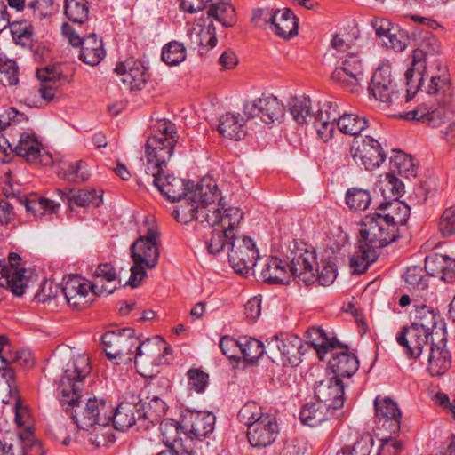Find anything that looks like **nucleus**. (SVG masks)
Listing matches in <instances>:
<instances>
[{
    "mask_svg": "<svg viewBox=\"0 0 455 455\" xmlns=\"http://www.w3.org/2000/svg\"><path fill=\"white\" fill-rule=\"evenodd\" d=\"M371 201L370 192L366 189L351 188L346 193V204L351 211H364Z\"/></svg>",
    "mask_w": 455,
    "mask_h": 455,
    "instance_id": "nucleus-45",
    "label": "nucleus"
},
{
    "mask_svg": "<svg viewBox=\"0 0 455 455\" xmlns=\"http://www.w3.org/2000/svg\"><path fill=\"white\" fill-rule=\"evenodd\" d=\"M369 94L379 100L385 108H391L401 103V97L395 83L391 68L381 65L373 73L368 86Z\"/></svg>",
    "mask_w": 455,
    "mask_h": 455,
    "instance_id": "nucleus-11",
    "label": "nucleus"
},
{
    "mask_svg": "<svg viewBox=\"0 0 455 455\" xmlns=\"http://www.w3.org/2000/svg\"><path fill=\"white\" fill-rule=\"evenodd\" d=\"M422 267L412 266L406 269L404 273V282L410 291H420L427 289L428 278Z\"/></svg>",
    "mask_w": 455,
    "mask_h": 455,
    "instance_id": "nucleus-47",
    "label": "nucleus"
},
{
    "mask_svg": "<svg viewBox=\"0 0 455 455\" xmlns=\"http://www.w3.org/2000/svg\"><path fill=\"white\" fill-rule=\"evenodd\" d=\"M19 437L23 443V455L44 454L41 443L35 440L31 427H26V428L19 434Z\"/></svg>",
    "mask_w": 455,
    "mask_h": 455,
    "instance_id": "nucleus-60",
    "label": "nucleus"
},
{
    "mask_svg": "<svg viewBox=\"0 0 455 455\" xmlns=\"http://www.w3.org/2000/svg\"><path fill=\"white\" fill-rule=\"evenodd\" d=\"M377 259L376 249L359 240L357 251L350 258V267L355 273L363 274Z\"/></svg>",
    "mask_w": 455,
    "mask_h": 455,
    "instance_id": "nucleus-40",
    "label": "nucleus"
},
{
    "mask_svg": "<svg viewBox=\"0 0 455 455\" xmlns=\"http://www.w3.org/2000/svg\"><path fill=\"white\" fill-rule=\"evenodd\" d=\"M163 343V339L158 336L155 337L153 339H146L143 342H140L138 339V344L133 348L135 349L133 355L135 366H137L139 363H154L156 358L161 355V346Z\"/></svg>",
    "mask_w": 455,
    "mask_h": 455,
    "instance_id": "nucleus-38",
    "label": "nucleus"
},
{
    "mask_svg": "<svg viewBox=\"0 0 455 455\" xmlns=\"http://www.w3.org/2000/svg\"><path fill=\"white\" fill-rule=\"evenodd\" d=\"M374 409L379 429L390 434L399 432L402 413L396 403L389 397L378 395L374 400Z\"/></svg>",
    "mask_w": 455,
    "mask_h": 455,
    "instance_id": "nucleus-21",
    "label": "nucleus"
},
{
    "mask_svg": "<svg viewBox=\"0 0 455 455\" xmlns=\"http://www.w3.org/2000/svg\"><path fill=\"white\" fill-rule=\"evenodd\" d=\"M408 120H415L427 124L430 127H440L445 122L444 111L443 109L430 110L425 105L419 106L405 115Z\"/></svg>",
    "mask_w": 455,
    "mask_h": 455,
    "instance_id": "nucleus-41",
    "label": "nucleus"
},
{
    "mask_svg": "<svg viewBox=\"0 0 455 455\" xmlns=\"http://www.w3.org/2000/svg\"><path fill=\"white\" fill-rule=\"evenodd\" d=\"M289 110L294 121L299 124L306 123L307 117L313 118L309 97L299 96L291 99L289 101Z\"/></svg>",
    "mask_w": 455,
    "mask_h": 455,
    "instance_id": "nucleus-43",
    "label": "nucleus"
},
{
    "mask_svg": "<svg viewBox=\"0 0 455 455\" xmlns=\"http://www.w3.org/2000/svg\"><path fill=\"white\" fill-rule=\"evenodd\" d=\"M312 331L322 339L319 344L313 342L320 359H323L322 354L333 352L331 359L329 361V366L335 374L334 377L349 378L355 373L359 367V362L353 353L348 352L347 346H343L336 338H328L321 328H312Z\"/></svg>",
    "mask_w": 455,
    "mask_h": 455,
    "instance_id": "nucleus-5",
    "label": "nucleus"
},
{
    "mask_svg": "<svg viewBox=\"0 0 455 455\" xmlns=\"http://www.w3.org/2000/svg\"><path fill=\"white\" fill-rule=\"evenodd\" d=\"M351 155L354 161L363 165L366 170L379 167L386 158L380 143L370 136L355 140L351 147Z\"/></svg>",
    "mask_w": 455,
    "mask_h": 455,
    "instance_id": "nucleus-18",
    "label": "nucleus"
},
{
    "mask_svg": "<svg viewBox=\"0 0 455 455\" xmlns=\"http://www.w3.org/2000/svg\"><path fill=\"white\" fill-rule=\"evenodd\" d=\"M92 366L86 354H73L66 364L64 373L59 382V399L62 406H76L81 399L84 379L91 373Z\"/></svg>",
    "mask_w": 455,
    "mask_h": 455,
    "instance_id": "nucleus-4",
    "label": "nucleus"
},
{
    "mask_svg": "<svg viewBox=\"0 0 455 455\" xmlns=\"http://www.w3.org/2000/svg\"><path fill=\"white\" fill-rule=\"evenodd\" d=\"M333 413L334 411L329 408V403L316 401L305 404L301 408L299 418L303 424L314 427L329 419Z\"/></svg>",
    "mask_w": 455,
    "mask_h": 455,
    "instance_id": "nucleus-37",
    "label": "nucleus"
},
{
    "mask_svg": "<svg viewBox=\"0 0 455 455\" xmlns=\"http://www.w3.org/2000/svg\"><path fill=\"white\" fill-rule=\"evenodd\" d=\"M383 44L395 52H403L409 44V36L405 30L399 27L394 28L392 33L384 40Z\"/></svg>",
    "mask_w": 455,
    "mask_h": 455,
    "instance_id": "nucleus-62",
    "label": "nucleus"
},
{
    "mask_svg": "<svg viewBox=\"0 0 455 455\" xmlns=\"http://www.w3.org/2000/svg\"><path fill=\"white\" fill-rule=\"evenodd\" d=\"M184 424L192 435L201 439L213 432L215 416L206 411H188L184 417Z\"/></svg>",
    "mask_w": 455,
    "mask_h": 455,
    "instance_id": "nucleus-29",
    "label": "nucleus"
},
{
    "mask_svg": "<svg viewBox=\"0 0 455 455\" xmlns=\"http://www.w3.org/2000/svg\"><path fill=\"white\" fill-rule=\"evenodd\" d=\"M414 322L403 327L396 334V342L403 348L408 358L418 359L423 355L428 341L436 337H445L442 328H437V315L426 305H414Z\"/></svg>",
    "mask_w": 455,
    "mask_h": 455,
    "instance_id": "nucleus-2",
    "label": "nucleus"
},
{
    "mask_svg": "<svg viewBox=\"0 0 455 455\" xmlns=\"http://www.w3.org/2000/svg\"><path fill=\"white\" fill-rule=\"evenodd\" d=\"M146 173L153 177L154 186L166 199L172 202L180 201V203L189 199L192 190L184 180L165 174L164 168Z\"/></svg>",
    "mask_w": 455,
    "mask_h": 455,
    "instance_id": "nucleus-17",
    "label": "nucleus"
},
{
    "mask_svg": "<svg viewBox=\"0 0 455 455\" xmlns=\"http://www.w3.org/2000/svg\"><path fill=\"white\" fill-rule=\"evenodd\" d=\"M79 59L90 66L98 65L105 57V50L101 39L95 34H90L83 38Z\"/></svg>",
    "mask_w": 455,
    "mask_h": 455,
    "instance_id": "nucleus-35",
    "label": "nucleus"
},
{
    "mask_svg": "<svg viewBox=\"0 0 455 455\" xmlns=\"http://www.w3.org/2000/svg\"><path fill=\"white\" fill-rule=\"evenodd\" d=\"M242 338L236 340L230 336H224L220 340V347L224 355L228 359L238 360L240 358Z\"/></svg>",
    "mask_w": 455,
    "mask_h": 455,
    "instance_id": "nucleus-64",
    "label": "nucleus"
},
{
    "mask_svg": "<svg viewBox=\"0 0 455 455\" xmlns=\"http://www.w3.org/2000/svg\"><path fill=\"white\" fill-rule=\"evenodd\" d=\"M441 52V45L438 39L429 34L424 36L419 42L418 47L413 51L411 68L405 73L407 84L413 82V77L416 76V82L419 81V85H423V72L426 69L427 60L439 54Z\"/></svg>",
    "mask_w": 455,
    "mask_h": 455,
    "instance_id": "nucleus-15",
    "label": "nucleus"
},
{
    "mask_svg": "<svg viewBox=\"0 0 455 455\" xmlns=\"http://www.w3.org/2000/svg\"><path fill=\"white\" fill-rule=\"evenodd\" d=\"M20 257L15 252L9 254L8 266L4 259L0 260V286L6 287L13 294L21 296L25 290V275L24 269L18 268Z\"/></svg>",
    "mask_w": 455,
    "mask_h": 455,
    "instance_id": "nucleus-23",
    "label": "nucleus"
},
{
    "mask_svg": "<svg viewBox=\"0 0 455 455\" xmlns=\"http://www.w3.org/2000/svg\"><path fill=\"white\" fill-rule=\"evenodd\" d=\"M115 72L121 76V82L129 85L131 90H140L149 78L147 68L139 60H128L119 63Z\"/></svg>",
    "mask_w": 455,
    "mask_h": 455,
    "instance_id": "nucleus-26",
    "label": "nucleus"
},
{
    "mask_svg": "<svg viewBox=\"0 0 455 455\" xmlns=\"http://www.w3.org/2000/svg\"><path fill=\"white\" fill-rule=\"evenodd\" d=\"M177 139L169 138L164 140L158 137H148L146 143V158L148 166L146 172H155L165 166L173 154Z\"/></svg>",
    "mask_w": 455,
    "mask_h": 455,
    "instance_id": "nucleus-22",
    "label": "nucleus"
},
{
    "mask_svg": "<svg viewBox=\"0 0 455 455\" xmlns=\"http://www.w3.org/2000/svg\"><path fill=\"white\" fill-rule=\"evenodd\" d=\"M438 229L444 237L455 235V205L443 211L438 222Z\"/></svg>",
    "mask_w": 455,
    "mask_h": 455,
    "instance_id": "nucleus-63",
    "label": "nucleus"
},
{
    "mask_svg": "<svg viewBox=\"0 0 455 455\" xmlns=\"http://www.w3.org/2000/svg\"><path fill=\"white\" fill-rule=\"evenodd\" d=\"M65 15L74 22L82 24L88 19L89 4L87 0H65Z\"/></svg>",
    "mask_w": 455,
    "mask_h": 455,
    "instance_id": "nucleus-44",
    "label": "nucleus"
},
{
    "mask_svg": "<svg viewBox=\"0 0 455 455\" xmlns=\"http://www.w3.org/2000/svg\"><path fill=\"white\" fill-rule=\"evenodd\" d=\"M267 414L262 411L261 407L257 403L248 402L240 409L238 419L240 422L247 426L248 429L252 423L259 421Z\"/></svg>",
    "mask_w": 455,
    "mask_h": 455,
    "instance_id": "nucleus-54",
    "label": "nucleus"
},
{
    "mask_svg": "<svg viewBox=\"0 0 455 455\" xmlns=\"http://www.w3.org/2000/svg\"><path fill=\"white\" fill-rule=\"evenodd\" d=\"M360 235L362 242L377 251L395 242L399 236V231L375 212L362 220Z\"/></svg>",
    "mask_w": 455,
    "mask_h": 455,
    "instance_id": "nucleus-10",
    "label": "nucleus"
},
{
    "mask_svg": "<svg viewBox=\"0 0 455 455\" xmlns=\"http://www.w3.org/2000/svg\"><path fill=\"white\" fill-rule=\"evenodd\" d=\"M267 345L261 341L249 337L242 338L241 355L247 363H254L266 354Z\"/></svg>",
    "mask_w": 455,
    "mask_h": 455,
    "instance_id": "nucleus-46",
    "label": "nucleus"
},
{
    "mask_svg": "<svg viewBox=\"0 0 455 455\" xmlns=\"http://www.w3.org/2000/svg\"><path fill=\"white\" fill-rule=\"evenodd\" d=\"M213 229L211 237L206 238L205 244L208 252L211 254H218L221 252L225 247H231V241L235 240L238 227H229L228 223L220 224L212 227Z\"/></svg>",
    "mask_w": 455,
    "mask_h": 455,
    "instance_id": "nucleus-31",
    "label": "nucleus"
},
{
    "mask_svg": "<svg viewBox=\"0 0 455 455\" xmlns=\"http://www.w3.org/2000/svg\"><path fill=\"white\" fill-rule=\"evenodd\" d=\"M373 443L371 435H364L359 438L353 445H346L337 455H369Z\"/></svg>",
    "mask_w": 455,
    "mask_h": 455,
    "instance_id": "nucleus-59",
    "label": "nucleus"
},
{
    "mask_svg": "<svg viewBox=\"0 0 455 455\" xmlns=\"http://www.w3.org/2000/svg\"><path fill=\"white\" fill-rule=\"evenodd\" d=\"M234 13L235 9L232 5L223 0H218V2L212 3L207 12L208 18H214L225 27L231 26Z\"/></svg>",
    "mask_w": 455,
    "mask_h": 455,
    "instance_id": "nucleus-48",
    "label": "nucleus"
},
{
    "mask_svg": "<svg viewBox=\"0 0 455 455\" xmlns=\"http://www.w3.org/2000/svg\"><path fill=\"white\" fill-rule=\"evenodd\" d=\"M221 193L211 178H204L190 192L189 199L180 203L172 215L181 224L196 220L203 227H215L228 223L238 227L243 218L237 207L224 208Z\"/></svg>",
    "mask_w": 455,
    "mask_h": 455,
    "instance_id": "nucleus-1",
    "label": "nucleus"
},
{
    "mask_svg": "<svg viewBox=\"0 0 455 455\" xmlns=\"http://www.w3.org/2000/svg\"><path fill=\"white\" fill-rule=\"evenodd\" d=\"M0 82L3 85H15L19 82V70L12 60L0 58Z\"/></svg>",
    "mask_w": 455,
    "mask_h": 455,
    "instance_id": "nucleus-57",
    "label": "nucleus"
},
{
    "mask_svg": "<svg viewBox=\"0 0 455 455\" xmlns=\"http://www.w3.org/2000/svg\"><path fill=\"white\" fill-rule=\"evenodd\" d=\"M340 112L336 102L323 100L320 102L319 108L315 115H313L315 123H321L322 121L336 123L339 120Z\"/></svg>",
    "mask_w": 455,
    "mask_h": 455,
    "instance_id": "nucleus-56",
    "label": "nucleus"
},
{
    "mask_svg": "<svg viewBox=\"0 0 455 455\" xmlns=\"http://www.w3.org/2000/svg\"><path fill=\"white\" fill-rule=\"evenodd\" d=\"M61 198H66L69 204H74L80 207L95 206L98 207L102 202V194L92 188H84L79 190L70 189L68 191H59Z\"/></svg>",
    "mask_w": 455,
    "mask_h": 455,
    "instance_id": "nucleus-39",
    "label": "nucleus"
},
{
    "mask_svg": "<svg viewBox=\"0 0 455 455\" xmlns=\"http://www.w3.org/2000/svg\"><path fill=\"white\" fill-rule=\"evenodd\" d=\"M246 121L245 116L242 117L239 114L235 115L228 112L220 116L218 131L220 134L225 138L241 140L246 135Z\"/></svg>",
    "mask_w": 455,
    "mask_h": 455,
    "instance_id": "nucleus-34",
    "label": "nucleus"
},
{
    "mask_svg": "<svg viewBox=\"0 0 455 455\" xmlns=\"http://www.w3.org/2000/svg\"><path fill=\"white\" fill-rule=\"evenodd\" d=\"M186 59V48L183 44L172 41L163 47L162 60L170 66H175Z\"/></svg>",
    "mask_w": 455,
    "mask_h": 455,
    "instance_id": "nucleus-49",
    "label": "nucleus"
},
{
    "mask_svg": "<svg viewBox=\"0 0 455 455\" xmlns=\"http://www.w3.org/2000/svg\"><path fill=\"white\" fill-rule=\"evenodd\" d=\"M424 84L419 85V81L416 82V76L413 77V82L411 84H407L409 89L407 90L408 94L413 90V94L418 90L424 91L427 94L437 96L438 104H446L449 102L451 97V84L447 77L442 76H432L426 84V78L423 76Z\"/></svg>",
    "mask_w": 455,
    "mask_h": 455,
    "instance_id": "nucleus-27",
    "label": "nucleus"
},
{
    "mask_svg": "<svg viewBox=\"0 0 455 455\" xmlns=\"http://www.w3.org/2000/svg\"><path fill=\"white\" fill-rule=\"evenodd\" d=\"M445 337H436L426 345L427 371L432 377H440L445 374L451 365V355L446 347Z\"/></svg>",
    "mask_w": 455,
    "mask_h": 455,
    "instance_id": "nucleus-20",
    "label": "nucleus"
},
{
    "mask_svg": "<svg viewBox=\"0 0 455 455\" xmlns=\"http://www.w3.org/2000/svg\"><path fill=\"white\" fill-rule=\"evenodd\" d=\"M243 110L246 120L259 118L266 124L281 122L285 115L284 105L275 96L266 94L246 100Z\"/></svg>",
    "mask_w": 455,
    "mask_h": 455,
    "instance_id": "nucleus-13",
    "label": "nucleus"
},
{
    "mask_svg": "<svg viewBox=\"0 0 455 455\" xmlns=\"http://www.w3.org/2000/svg\"><path fill=\"white\" fill-rule=\"evenodd\" d=\"M25 207L36 216L37 213L44 215L55 212L60 207V204L44 197L33 196L26 199Z\"/></svg>",
    "mask_w": 455,
    "mask_h": 455,
    "instance_id": "nucleus-50",
    "label": "nucleus"
},
{
    "mask_svg": "<svg viewBox=\"0 0 455 455\" xmlns=\"http://www.w3.org/2000/svg\"><path fill=\"white\" fill-rule=\"evenodd\" d=\"M391 166L394 171H397L400 174L406 177L416 176V168L412 158L403 152L398 151L391 158Z\"/></svg>",
    "mask_w": 455,
    "mask_h": 455,
    "instance_id": "nucleus-55",
    "label": "nucleus"
},
{
    "mask_svg": "<svg viewBox=\"0 0 455 455\" xmlns=\"http://www.w3.org/2000/svg\"><path fill=\"white\" fill-rule=\"evenodd\" d=\"M261 276L264 282L271 284H288L292 279L289 264L276 257L268 259Z\"/></svg>",
    "mask_w": 455,
    "mask_h": 455,
    "instance_id": "nucleus-32",
    "label": "nucleus"
},
{
    "mask_svg": "<svg viewBox=\"0 0 455 455\" xmlns=\"http://www.w3.org/2000/svg\"><path fill=\"white\" fill-rule=\"evenodd\" d=\"M376 212L388 220L389 225L395 226V230H398L399 226L406 223L410 216V207L399 200H393L380 204Z\"/></svg>",
    "mask_w": 455,
    "mask_h": 455,
    "instance_id": "nucleus-33",
    "label": "nucleus"
},
{
    "mask_svg": "<svg viewBox=\"0 0 455 455\" xmlns=\"http://www.w3.org/2000/svg\"><path fill=\"white\" fill-rule=\"evenodd\" d=\"M138 344V338L134 331L124 328L117 331H109L101 337V345L106 355L116 363H128L133 360V348Z\"/></svg>",
    "mask_w": 455,
    "mask_h": 455,
    "instance_id": "nucleus-8",
    "label": "nucleus"
},
{
    "mask_svg": "<svg viewBox=\"0 0 455 455\" xmlns=\"http://www.w3.org/2000/svg\"><path fill=\"white\" fill-rule=\"evenodd\" d=\"M148 398L149 399L148 403V410H145L144 404L143 409L141 410L142 419H148L151 422L157 421L165 415L168 409L167 404L162 398L156 395Z\"/></svg>",
    "mask_w": 455,
    "mask_h": 455,
    "instance_id": "nucleus-52",
    "label": "nucleus"
},
{
    "mask_svg": "<svg viewBox=\"0 0 455 455\" xmlns=\"http://www.w3.org/2000/svg\"><path fill=\"white\" fill-rule=\"evenodd\" d=\"M291 277L299 284L309 286L316 282L317 258L313 248L294 243L287 255Z\"/></svg>",
    "mask_w": 455,
    "mask_h": 455,
    "instance_id": "nucleus-7",
    "label": "nucleus"
},
{
    "mask_svg": "<svg viewBox=\"0 0 455 455\" xmlns=\"http://www.w3.org/2000/svg\"><path fill=\"white\" fill-rule=\"evenodd\" d=\"M14 153L28 163L36 162L41 155L42 144L35 134L23 132L15 141Z\"/></svg>",
    "mask_w": 455,
    "mask_h": 455,
    "instance_id": "nucleus-36",
    "label": "nucleus"
},
{
    "mask_svg": "<svg viewBox=\"0 0 455 455\" xmlns=\"http://www.w3.org/2000/svg\"><path fill=\"white\" fill-rule=\"evenodd\" d=\"M142 409L141 399L135 395H131L115 410L111 406L109 424L112 423L116 430L126 431L135 424L137 419H142Z\"/></svg>",
    "mask_w": 455,
    "mask_h": 455,
    "instance_id": "nucleus-19",
    "label": "nucleus"
},
{
    "mask_svg": "<svg viewBox=\"0 0 455 455\" xmlns=\"http://www.w3.org/2000/svg\"><path fill=\"white\" fill-rule=\"evenodd\" d=\"M316 400L328 404L331 411L340 409L344 405V385L338 377H327L317 382L314 387Z\"/></svg>",
    "mask_w": 455,
    "mask_h": 455,
    "instance_id": "nucleus-24",
    "label": "nucleus"
},
{
    "mask_svg": "<svg viewBox=\"0 0 455 455\" xmlns=\"http://www.w3.org/2000/svg\"><path fill=\"white\" fill-rule=\"evenodd\" d=\"M159 232L154 228H148L144 235H140L131 246V256L133 266L131 267V276L127 283L137 287L146 277V268L153 269L158 263Z\"/></svg>",
    "mask_w": 455,
    "mask_h": 455,
    "instance_id": "nucleus-3",
    "label": "nucleus"
},
{
    "mask_svg": "<svg viewBox=\"0 0 455 455\" xmlns=\"http://www.w3.org/2000/svg\"><path fill=\"white\" fill-rule=\"evenodd\" d=\"M270 25L276 36L285 39L298 33V19L288 8L273 12L270 15Z\"/></svg>",
    "mask_w": 455,
    "mask_h": 455,
    "instance_id": "nucleus-30",
    "label": "nucleus"
},
{
    "mask_svg": "<svg viewBox=\"0 0 455 455\" xmlns=\"http://www.w3.org/2000/svg\"><path fill=\"white\" fill-rule=\"evenodd\" d=\"M278 425L271 414L263 416L259 421L252 423L247 429V437L253 447L263 448L271 445L277 437Z\"/></svg>",
    "mask_w": 455,
    "mask_h": 455,
    "instance_id": "nucleus-25",
    "label": "nucleus"
},
{
    "mask_svg": "<svg viewBox=\"0 0 455 455\" xmlns=\"http://www.w3.org/2000/svg\"><path fill=\"white\" fill-rule=\"evenodd\" d=\"M78 403L79 401L76 403V406H69L68 410L67 405L63 406L66 411L72 410V419L78 428L88 430L94 425H109L111 405L107 404L103 400L90 398L84 409L77 411V409L79 408Z\"/></svg>",
    "mask_w": 455,
    "mask_h": 455,
    "instance_id": "nucleus-12",
    "label": "nucleus"
},
{
    "mask_svg": "<svg viewBox=\"0 0 455 455\" xmlns=\"http://www.w3.org/2000/svg\"><path fill=\"white\" fill-rule=\"evenodd\" d=\"M61 291L68 306L76 310L88 307L98 296L92 291L91 282L80 275H70L64 283Z\"/></svg>",
    "mask_w": 455,
    "mask_h": 455,
    "instance_id": "nucleus-16",
    "label": "nucleus"
},
{
    "mask_svg": "<svg viewBox=\"0 0 455 455\" xmlns=\"http://www.w3.org/2000/svg\"><path fill=\"white\" fill-rule=\"evenodd\" d=\"M188 388L197 394L204 393L209 383V375L201 369H190L187 372Z\"/></svg>",
    "mask_w": 455,
    "mask_h": 455,
    "instance_id": "nucleus-58",
    "label": "nucleus"
},
{
    "mask_svg": "<svg viewBox=\"0 0 455 455\" xmlns=\"http://www.w3.org/2000/svg\"><path fill=\"white\" fill-rule=\"evenodd\" d=\"M303 340L291 334L275 335L267 340L266 354L273 363L283 366H297L301 362Z\"/></svg>",
    "mask_w": 455,
    "mask_h": 455,
    "instance_id": "nucleus-9",
    "label": "nucleus"
},
{
    "mask_svg": "<svg viewBox=\"0 0 455 455\" xmlns=\"http://www.w3.org/2000/svg\"><path fill=\"white\" fill-rule=\"evenodd\" d=\"M259 251L250 237L235 236L231 241L228 261L232 268L240 275H246L256 265Z\"/></svg>",
    "mask_w": 455,
    "mask_h": 455,
    "instance_id": "nucleus-14",
    "label": "nucleus"
},
{
    "mask_svg": "<svg viewBox=\"0 0 455 455\" xmlns=\"http://www.w3.org/2000/svg\"><path fill=\"white\" fill-rule=\"evenodd\" d=\"M160 431L164 443L169 448L173 449L175 443L180 440V425L177 421L167 419L161 422Z\"/></svg>",
    "mask_w": 455,
    "mask_h": 455,
    "instance_id": "nucleus-53",
    "label": "nucleus"
},
{
    "mask_svg": "<svg viewBox=\"0 0 455 455\" xmlns=\"http://www.w3.org/2000/svg\"><path fill=\"white\" fill-rule=\"evenodd\" d=\"M447 257L448 255H443L434 253L427 256L425 259V270L432 276H438L440 279L445 281V273L447 268Z\"/></svg>",
    "mask_w": 455,
    "mask_h": 455,
    "instance_id": "nucleus-51",
    "label": "nucleus"
},
{
    "mask_svg": "<svg viewBox=\"0 0 455 455\" xmlns=\"http://www.w3.org/2000/svg\"><path fill=\"white\" fill-rule=\"evenodd\" d=\"M368 126V121L365 117L356 114H339L337 122L339 131L344 134L350 136H357Z\"/></svg>",
    "mask_w": 455,
    "mask_h": 455,
    "instance_id": "nucleus-42",
    "label": "nucleus"
},
{
    "mask_svg": "<svg viewBox=\"0 0 455 455\" xmlns=\"http://www.w3.org/2000/svg\"><path fill=\"white\" fill-rule=\"evenodd\" d=\"M89 177L90 172L87 170V164L83 160L69 164L64 172V178L68 181H85Z\"/></svg>",
    "mask_w": 455,
    "mask_h": 455,
    "instance_id": "nucleus-61",
    "label": "nucleus"
},
{
    "mask_svg": "<svg viewBox=\"0 0 455 455\" xmlns=\"http://www.w3.org/2000/svg\"><path fill=\"white\" fill-rule=\"evenodd\" d=\"M338 59V65L331 76V80L350 93L362 92L364 66L358 49L339 55Z\"/></svg>",
    "mask_w": 455,
    "mask_h": 455,
    "instance_id": "nucleus-6",
    "label": "nucleus"
},
{
    "mask_svg": "<svg viewBox=\"0 0 455 455\" xmlns=\"http://www.w3.org/2000/svg\"><path fill=\"white\" fill-rule=\"evenodd\" d=\"M91 282L92 291L98 296L111 294L117 287V272L109 263L100 264L93 272Z\"/></svg>",
    "mask_w": 455,
    "mask_h": 455,
    "instance_id": "nucleus-28",
    "label": "nucleus"
}]
</instances>
